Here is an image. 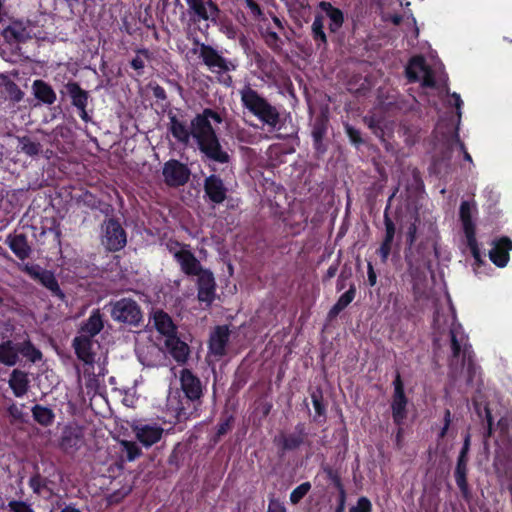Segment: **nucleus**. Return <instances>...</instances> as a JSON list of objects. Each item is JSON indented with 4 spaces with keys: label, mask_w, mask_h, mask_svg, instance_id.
<instances>
[{
    "label": "nucleus",
    "mask_w": 512,
    "mask_h": 512,
    "mask_svg": "<svg viewBox=\"0 0 512 512\" xmlns=\"http://www.w3.org/2000/svg\"><path fill=\"white\" fill-rule=\"evenodd\" d=\"M211 120L217 124L223 122L222 116L211 108H205L202 113L197 114L193 118V138L200 152L207 159L219 164H228L231 157L229 153L223 149L220 139L211 124Z\"/></svg>",
    "instance_id": "f257e3e1"
},
{
    "label": "nucleus",
    "mask_w": 512,
    "mask_h": 512,
    "mask_svg": "<svg viewBox=\"0 0 512 512\" xmlns=\"http://www.w3.org/2000/svg\"><path fill=\"white\" fill-rule=\"evenodd\" d=\"M180 390L182 395L170 406L175 412L178 422L186 421L192 416H197L203 403L204 386L201 379L188 368H183L179 373Z\"/></svg>",
    "instance_id": "f03ea898"
},
{
    "label": "nucleus",
    "mask_w": 512,
    "mask_h": 512,
    "mask_svg": "<svg viewBox=\"0 0 512 512\" xmlns=\"http://www.w3.org/2000/svg\"><path fill=\"white\" fill-rule=\"evenodd\" d=\"M451 355L448 359L450 373L466 368L467 384H471L476 374L475 354L468 336L460 323L454 321L449 330Z\"/></svg>",
    "instance_id": "7ed1b4c3"
},
{
    "label": "nucleus",
    "mask_w": 512,
    "mask_h": 512,
    "mask_svg": "<svg viewBox=\"0 0 512 512\" xmlns=\"http://www.w3.org/2000/svg\"><path fill=\"white\" fill-rule=\"evenodd\" d=\"M242 106L254 115L263 124L275 129L280 122L278 109L261 96L250 85L244 86L240 91Z\"/></svg>",
    "instance_id": "20e7f679"
},
{
    "label": "nucleus",
    "mask_w": 512,
    "mask_h": 512,
    "mask_svg": "<svg viewBox=\"0 0 512 512\" xmlns=\"http://www.w3.org/2000/svg\"><path fill=\"white\" fill-rule=\"evenodd\" d=\"M110 307L111 318L120 324L140 327L143 323V312L140 305L132 298H121L111 301Z\"/></svg>",
    "instance_id": "39448f33"
},
{
    "label": "nucleus",
    "mask_w": 512,
    "mask_h": 512,
    "mask_svg": "<svg viewBox=\"0 0 512 512\" xmlns=\"http://www.w3.org/2000/svg\"><path fill=\"white\" fill-rule=\"evenodd\" d=\"M473 209L476 211L474 203L462 201L459 209V217L463 232L466 238L467 246L477 264L482 263V254L476 239V226L473 221Z\"/></svg>",
    "instance_id": "423d86ee"
},
{
    "label": "nucleus",
    "mask_w": 512,
    "mask_h": 512,
    "mask_svg": "<svg viewBox=\"0 0 512 512\" xmlns=\"http://www.w3.org/2000/svg\"><path fill=\"white\" fill-rule=\"evenodd\" d=\"M194 44L199 46V57L212 73L220 74L236 70L237 65L232 60L222 56L213 46L200 43L197 38L194 39Z\"/></svg>",
    "instance_id": "0eeeda50"
},
{
    "label": "nucleus",
    "mask_w": 512,
    "mask_h": 512,
    "mask_svg": "<svg viewBox=\"0 0 512 512\" xmlns=\"http://www.w3.org/2000/svg\"><path fill=\"white\" fill-rule=\"evenodd\" d=\"M101 243L109 252H118L127 244V233L115 218L104 220L101 225Z\"/></svg>",
    "instance_id": "6e6552de"
},
{
    "label": "nucleus",
    "mask_w": 512,
    "mask_h": 512,
    "mask_svg": "<svg viewBox=\"0 0 512 512\" xmlns=\"http://www.w3.org/2000/svg\"><path fill=\"white\" fill-rule=\"evenodd\" d=\"M187 5V13L193 24L201 21H210L217 24L221 10L218 4L212 0H184Z\"/></svg>",
    "instance_id": "1a4fd4ad"
},
{
    "label": "nucleus",
    "mask_w": 512,
    "mask_h": 512,
    "mask_svg": "<svg viewBox=\"0 0 512 512\" xmlns=\"http://www.w3.org/2000/svg\"><path fill=\"white\" fill-rule=\"evenodd\" d=\"M394 392L391 402V411L393 422L397 426H402L407 418L408 398L405 394L404 383L400 374L397 372L393 381Z\"/></svg>",
    "instance_id": "9d476101"
},
{
    "label": "nucleus",
    "mask_w": 512,
    "mask_h": 512,
    "mask_svg": "<svg viewBox=\"0 0 512 512\" xmlns=\"http://www.w3.org/2000/svg\"><path fill=\"white\" fill-rule=\"evenodd\" d=\"M22 271L29 275L33 280L40 282L47 288L53 296L63 300L65 298L64 292L61 290L59 283L50 270L42 269L39 265L25 264Z\"/></svg>",
    "instance_id": "9b49d317"
},
{
    "label": "nucleus",
    "mask_w": 512,
    "mask_h": 512,
    "mask_svg": "<svg viewBox=\"0 0 512 512\" xmlns=\"http://www.w3.org/2000/svg\"><path fill=\"white\" fill-rule=\"evenodd\" d=\"M162 175L166 185L180 187L189 181L191 171L186 164L176 159H170L164 163Z\"/></svg>",
    "instance_id": "f8f14e48"
},
{
    "label": "nucleus",
    "mask_w": 512,
    "mask_h": 512,
    "mask_svg": "<svg viewBox=\"0 0 512 512\" xmlns=\"http://www.w3.org/2000/svg\"><path fill=\"white\" fill-rule=\"evenodd\" d=\"M65 89L71 100V104L77 109L79 117L85 123L91 121V117L87 112V105L90 99L89 92L81 88L80 84L76 81L67 82Z\"/></svg>",
    "instance_id": "ddd939ff"
},
{
    "label": "nucleus",
    "mask_w": 512,
    "mask_h": 512,
    "mask_svg": "<svg viewBox=\"0 0 512 512\" xmlns=\"http://www.w3.org/2000/svg\"><path fill=\"white\" fill-rule=\"evenodd\" d=\"M395 196V192L389 197L388 204L384 210V226L385 235L384 238L376 251V254L380 257L382 263H386L392 250V245L396 233V226L393 220L389 216V209L391 206V200Z\"/></svg>",
    "instance_id": "4468645a"
},
{
    "label": "nucleus",
    "mask_w": 512,
    "mask_h": 512,
    "mask_svg": "<svg viewBox=\"0 0 512 512\" xmlns=\"http://www.w3.org/2000/svg\"><path fill=\"white\" fill-rule=\"evenodd\" d=\"M196 286L198 301L210 306L214 302L216 295V281L213 272L207 268L199 274Z\"/></svg>",
    "instance_id": "2eb2a0df"
},
{
    "label": "nucleus",
    "mask_w": 512,
    "mask_h": 512,
    "mask_svg": "<svg viewBox=\"0 0 512 512\" xmlns=\"http://www.w3.org/2000/svg\"><path fill=\"white\" fill-rule=\"evenodd\" d=\"M174 260L180 266V270L187 277H194L201 274L207 268H204L195 254L189 249H181L173 254Z\"/></svg>",
    "instance_id": "dca6fc26"
},
{
    "label": "nucleus",
    "mask_w": 512,
    "mask_h": 512,
    "mask_svg": "<svg viewBox=\"0 0 512 512\" xmlns=\"http://www.w3.org/2000/svg\"><path fill=\"white\" fill-rule=\"evenodd\" d=\"M203 189L205 196L213 204H222L227 198L228 189L219 175L211 174L206 177Z\"/></svg>",
    "instance_id": "f3484780"
},
{
    "label": "nucleus",
    "mask_w": 512,
    "mask_h": 512,
    "mask_svg": "<svg viewBox=\"0 0 512 512\" xmlns=\"http://www.w3.org/2000/svg\"><path fill=\"white\" fill-rule=\"evenodd\" d=\"M230 340V330L227 325H218L211 332L208 349L215 357H223L226 355V348Z\"/></svg>",
    "instance_id": "a211bd4d"
},
{
    "label": "nucleus",
    "mask_w": 512,
    "mask_h": 512,
    "mask_svg": "<svg viewBox=\"0 0 512 512\" xmlns=\"http://www.w3.org/2000/svg\"><path fill=\"white\" fill-rule=\"evenodd\" d=\"M493 247L489 251V258L493 264L499 268L505 267L510 259L512 250V240L507 236H502L492 242Z\"/></svg>",
    "instance_id": "6ab92c4d"
},
{
    "label": "nucleus",
    "mask_w": 512,
    "mask_h": 512,
    "mask_svg": "<svg viewBox=\"0 0 512 512\" xmlns=\"http://www.w3.org/2000/svg\"><path fill=\"white\" fill-rule=\"evenodd\" d=\"M419 223V215L415 214L413 217V221L408 225L405 233L406 247L404 251V256L405 261L410 268L418 266L419 263V258H417L414 254V245L417 240V230Z\"/></svg>",
    "instance_id": "aec40b11"
},
{
    "label": "nucleus",
    "mask_w": 512,
    "mask_h": 512,
    "mask_svg": "<svg viewBox=\"0 0 512 512\" xmlns=\"http://www.w3.org/2000/svg\"><path fill=\"white\" fill-rule=\"evenodd\" d=\"M137 440L145 447H151L159 442L163 436L164 429L158 425L139 424L132 427Z\"/></svg>",
    "instance_id": "412c9836"
},
{
    "label": "nucleus",
    "mask_w": 512,
    "mask_h": 512,
    "mask_svg": "<svg viewBox=\"0 0 512 512\" xmlns=\"http://www.w3.org/2000/svg\"><path fill=\"white\" fill-rule=\"evenodd\" d=\"M5 243L19 260L24 261L30 258L32 247L26 234L10 233L7 235Z\"/></svg>",
    "instance_id": "4be33fe9"
},
{
    "label": "nucleus",
    "mask_w": 512,
    "mask_h": 512,
    "mask_svg": "<svg viewBox=\"0 0 512 512\" xmlns=\"http://www.w3.org/2000/svg\"><path fill=\"white\" fill-rule=\"evenodd\" d=\"M94 341L89 336L79 334L72 341L77 358L87 365H92L95 362V352L93 351Z\"/></svg>",
    "instance_id": "5701e85b"
},
{
    "label": "nucleus",
    "mask_w": 512,
    "mask_h": 512,
    "mask_svg": "<svg viewBox=\"0 0 512 512\" xmlns=\"http://www.w3.org/2000/svg\"><path fill=\"white\" fill-rule=\"evenodd\" d=\"M468 461L469 457L457 458V463L454 471L455 482L461 492L464 500L469 501L471 499V490L467 481L468 474Z\"/></svg>",
    "instance_id": "b1692460"
},
{
    "label": "nucleus",
    "mask_w": 512,
    "mask_h": 512,
    "mask_svg": "<svg viewBox=\"0 0 512 512\" xmlns=\"http://www.w3.org/2000/svg\"><path fill=\"white\" fill-rule=\"evenodd\" d=\"M169 131L179 143L188 145L190 138L193 137L194 133L193 119L191 120V125L189 128L186 123L179 120L176 115H170Z\"/></svg>",
    "instance_id": "393cba45"
},
{
    "label": "nucleus",
    "mask_w": 512,
    "mask_h": 512,
    "mask_svg": "<svg viewBox=\"0 0 512 512\" xmlns=\"http://www.w3.org/2000/svg\"><path fill=\"white\" fill-rule=\"evenodd\" d=\"M83 442V433L79 428L66 427L60 438V449L65 453L78 450Z\"/></svg>",
    "instance_id": "a878e982"
},
{
    "label": "nucleus",
    "mask_w": 512,
    "mask_h": 512,
    "mask_svg": "<svg viewBox=\"0 0 512 512\" xmlns=\"http://www.w3.org/2000/svg\"><path fill=\"white\" fill-rule=\"evenodd\" d=\"M165 346L169 352V354L172 356V358L179 364L186 363L190 348L187 343L182 341L177 334L166 338L165 340Z\"/></svg>",
    "instance_id": "bb28decb"
},
{
    "label": "nucleus",
    "mask_w": 512,
    "mask_h": 512,
    "mask_svg": "<svg viewBox=\"0 0 512 512\" xmlns=\"http://www.w3.org/2000/svg\"><path fill=\"white\" fill-rule=\"evenodd\" d=\"M317 7L325 13L330 20L328 29L330 33H337L344 24V13L341 9L334 7L328 1H320Z\"/></svg>",
    "instance_id": "cd10ccee"
},
{
    "label": "nucleus",
    "mask_w": 512,
    "mask_h": 512,
    "mask_svg": "<svg viewBox=\"0 0 512 512\" xmlns=\"http://www.w3.org/2000/svg\"><path fill=\"white\" fill-rule=\"evenodd\" d=\"M8 384L15 397H23L28 392L30 387V381L27 372L20 369H14L10 373Z\"/></svg>",
    "instance_id": "c85d7f7f"
},
{
    "label": "nucleus",
    "mask_w": 512,
    "mask_h": 512,
    "mask_svg": "<svg viewBox=\"0 0 512 512\" xmlns=\"http://www.w3.org/2000/svg\"><path fill=\"white\" fill-rule=\"evenodd\" d=\"M155 329L166 338L177 334V327L172 318L163 310H156L153 314Z\"/></svg>",
    "instance_id": "c756f323"
},
{
    "label": "nucleus",
    "mask_w": 512,
    "mask_h": 512,
    "mask_svg": "<svg viewBox=\"0 0 512 512\" xmlns=\"http://www.w3.org/2000/svg\"><path fill=\"white\" fill-rule=\"evenodd\" d=\"M103 327L102 314L99 309H94L88 319L81 324L79 333L93 339L101 332Z\"/></svg>",
    "instance_id": "7c9ffc66"
},
{
    "label": "nucleus",
    "mask_w": 512,
    "mask_h": 512,
    "mask_svg": "<svg viewBox=\"0 0 512 512\" xmlns=\"http://www.w3.org/2000/svg\"><path fill=\"white\" fill-rule=\"evenodd\" d=\"M32 89L34 97L43 104L52 105L57 99L52 86L44 80H35L32 84Z\"/></svg>",
    "instance_id": "2f4dec72"
},
{
    "label": "nucleus",
    "mask_w": 512,
    "mask_h": 512,
    "mask_svg": "<svg viewBox=\"0 0 512 512\" xmlns=\"http://www.w3.org/2000/svg\"><path fill=\"white\" fill-rule=\"evenodd\" d=\"M19 362L17 343L7 339L0 343V364L13 367Z\"/></svg>",
    "instance_id": "473e14b6"
},
{
    "label": "nucleus",
    "mask_w": 512,
    "mask_h": 512,
    "mask_svg": "<svg viewBox=\"0 0 512 512\" xmlns=\"http://www.w3.org/2000/svg\"><path fill=\"white\" fill-rule=\"evenodd\" d=\"M428 69L425 58L421 55L413 56L405 67V76L410 83L420 80V73Z\"/></svg>",
    "instance_id": "72a5a7b5"
},
{
    "label": "nucleus",
    "mask_w": 512,
    "mask_h": 512,
    "mask_svg": "<svg viewBox=\"0 0 512 512\" xmlns=\"http://www.w3.org/2000/svg\"><path fill=\"white\" fill-rule=\"evenodd\" d=\"M311 36L318 49H326L328 46L327 35L324 30V16L317 13L311 26Z\"/></svg>",
    "instance_id": "f704fd0d"
},
{
    "label": "nucleus",
    "mask_w": 512,
    "mask_h": 512,
    "mask_svg": "<svg viewBox=\"0 0 512 512\" xmlns=\"http://www.w3.org/2000/svg\"><path fill=\"white\" fill-rule=\"evenodd\" d=\"M18 355H22L31 363H37L42 360L43 354L30 340L26 334V338L22 342L17 343Z\"/></svg>",
    "instance_id": "c9c22d12"
},
{
    "label": "nucleus",
    "mask_w": 512,
    "mask_h": 512,
    "mask_svg": "<svg viewBox=\"0 0 512 512\" xmlns=\"http://www.w3.org/2000/svg\"><path fill=\"white\" fill-rule=\"evenodd\" d=\"M274 442L283 453L294 451L304 444L302 436L293 433L281 434L279 437L275 438Z\"/></svg>",
    "instance_id": "e433bc0d"
},
{
    "label": "nucleus",
    "mask_w": 512,
    "mask_h": 512,
    "mask_svg": "<svg viewBox=\"0 0 512 512\" xmlns=\"http://www.w3.org/2000/svg\"><path fill=\"white\" fill-rule=\"evenodd\" d=\"M82 202L84 206L92 209L99 210L101 213L108 216L112 211L113 207L111 204L106 203L99 199L96 195L91 193L90 191H85L82 195Z\"/></svg>",
    "instance_id": "4c0bfd02"
},
{
    "label": "nucleus",
    "mask_w": 512,
    "mask_h": 512,
    "mask_svg": "<svg viewBox=\"0 0 512 512\" xmlns=\"http://www.w3.org/2000/svg\"><path fill=\"white\" fill-rule=\"evenodd\" d=\"M31 412L34 421L41 426L48 427L52 425L55 420V414L49 407L36 404L32 407Z\"/></svg>",
    "instance_id": "58836bf2"
},
{
    "label": "nucleus",
    "mask_w": 512,
    "mask_h": 512,
    "mask_svg": "<svg viewBox=\"0 0 512 512\" xmlns=\"http://www.w3.org/2000/svg\"><path fill=\"white\" fill-rule=\"evenodd\" d=\"M18 145L17 149L19 152L24 153L27 156L35 157L42 152V145L39 141L32 139L30 136L17 137Z\"/></svg>",
    "instance_id": "ea45409f"
},
{
    "label": "nucleus",
    "mask_w": 512,
    "mask_h": 512,
    "mask_svg": "<svg viewBox=\"0 0 512 512\" xmlns=\"http://www.w3.org/2000/svg\"><path fill=\"white\" fill-rule=\"evenodd\" d=\"M265 45L272 50L274 53H280L283 49L284 42L280 38L277 31H265L262 32V38Z\"/></svg>",
    "instance_id": "a19ab883"
},
{
    "label": "nucleus",
    "mask_w": 512,
    "mask_h": 512,
    "mask_svg": "<svg viewBox=\"0 0 512 512\" xmlns=\"http://www.w3.org/2000/svg\"><path fill=\"white\" fill-rule=\"evenodd\" d=\"M321 470L326 475L327 479L331 481L338 492L346 490L341 479L340 471L338 469L333 468L327 463H322Z\"/></svg>",
    "instance_id": "79ce46f5"
},
{
    "label": "nucleus",
    "mask_w": 512,
    "mask_h": 512,
    "mask_svg": "<svg viewBox=\"0 0 512 512\" xmlns=\"http://www.w3.org/2000/svg\"><path fill=\"white\" fill-rule=\"evenodd\" d=\"M49 480L43 477L38 471L35 472L29 479L28 485L32 489L33 493L40 496L44 490L51 492L48 488Z\"/></svg>",
    "instance_id": "37998d69"
},
{
    "label": "nucleus",
    "mask_w": 512,
    "mask_h": 512,
    "mask_svg": "<svg viewBox=\"0 0 512 512\" xmlns=\"http://www.w3.org/2000/svg\"><path fill=\"white\" fill-rule=\"evenodd\" d=\"M151 59V52L146 48L136 50V56L130 61V66L137 71L139 76L143 75L145 60Z\"/></svg>",
    "instance_id": "c03bdc74"
},
{
    "label": "nucleus",
    "mask_w": 512,
    "mask_h": 512,
    "mask_svg": "<svg viewBox=\"0 0 512 512\" xmlns=\"http://www.w3.org/2000/svg\"><path fill=\"white\" fill-rule=\"evenodd\" d=\"M329 119L325 115L316 117L313 126L311 136L312 139H324L328 131Z\"/></svg>",
    "instance_id": "a18cd8bd"
},
{
    "label": "nucleus",
    "mask_w": 512,
    "mask_h": 512,
    "mask_svg": "<svg viewBox=\"0 0 512 512\" xmlns=\"http://www.w3.org/2000/svg\"><path fill=\"white\" fill-rule=\"evenodd\" d=\"M234 421L235 418L233 415H227L220 419L216 433L212 438L214 444L218 443L220 439L233 428Z\"/></svg>",
    "instance_id": "49530a36"
},
{
    "label": "nucleus",
    "mask_w": 512,
    "mask_h": 512,
    "mask_svg": "<svg viewBox=\"0 0 512 512\" xmlns=\"http://www.w3.org/2000/svg\"><path fill=\"white\" fill-rule=\"evenodd\" d=\"M4 90H5V93L7 94V97L9 98V100H11L14 103L20 102L24 97L23 91L12 80H7L4 83Z\"/></svg>",
    "instance_id": "de8ad7c7"
},
{
    "label": "nucleus",
    "mask_w": 512,
    "mask_h": 512,
    "mask_svg": "<svg viewBox=\"0 0 512 512\" xmlns=\"http://www.w3.org/2000/svg\"><path fill=\"white\" fill-rule=\"evenodd\" d=\"M246 8L249 9L250 15L253 20L259 22H267V17L264 15L263 9L255 0H243Z\"/></svg>",
    "instance_id": "09e8293b"
},
{
    "label": "nucleus",
    "mask_w": 512,
    "mask_h": 512,
    "mask_svg": "<svg viewBox=\"0 0 512 512\" xmlns=\"http://www.w3.org/2000/svg\"><path fill=\"white\" fill-rule=\"evenodd\" d=\"M310 482H303L292 490L290 493V502L293 505H297L311 490Z\"/></svg>",
    "instance_id": "8fccbe9b"
},
{
    "label": "nucleus",
    "mask_w": 512,
    "mask_h": 512,
    "mask_svg": "<svg viewBox=\"0 0 512 512\" xmlns=\"http://www.w3.org/2000/svg\"><path fill=\"white\" fill-rule=\"evenodd\" d=\"M121 445L126 453V459L129 462L136 460L142 454V451L136 442L124 440L121 442Z\"/></svg>",
    "instance_id": "3c124183"
},
{
    "label": "nucleus",
    "mask_w": 512,
    "mask_h": 512,
    "mask_svg": "<svg viewBox=\"0 0 512 512\" xmlns=\"http://www.w3.org/2000/svg\"><path fill=\"white\" fill-rule=\"evenodd\" d=\"M345 132L351 144L354 145L356 148H359L365 143L361 131L359 129H356L352 125L345 124Z\"/></svg>",
    "instance_id": "603ef678"
},
{
    "label": "nucleus",
    "mask_w": 512,
    "mask_h": 512,
    "mask_svg": "<svg viewBox=\"0 0 512 512\" xmlns=\"http://www.w3.org/2000/svg\"><path fill=\"white\" fill-rule=\"evenodd\" d=\"M311 400L317 415L325 416L326 408L323 403V395L320 389H317L311 393Z\"/></svg>",
    "instance_id": "864d4df0"
},
{
    "label": "nucleus",
    "mask_w": 512,
    "mask_h": 512,
    "mask_svg": "<svg viewBox=\"0 0 512 512\" xmlns=\"http://www.w3.org/2000/svg\"><path fill=\"white\" fill-rule=\"evenodd\" d=\"M355 295L356 287L351 284L349 289L338 298L336 304L345 309L354 300Z\"/></svg>",
    "instance_id": "5fc2aeb1"
},
{
    "label": "nucleus",
    "mask_w": 512,
    "mask_h": 512,
    "mask_svg": "<svg viewBox=\"0 0 512 512\" xmlns=\"http://www.w3.org/2000/svg\"><path fill=\"white\" fill-rule=\"evenodd\" d=\"M349 512H372V503L366 496H361L356 505L350 507Z\"/></svg>",
    "instance_id": "6e6d98bb"
},
{
    "label": "nucleus",
    "mask_w": 512,
    "mask_h": 512,
    "mask_svg": "<svg viewBox=\"0 0 512 512\" xmlns=\"http://www.w3.org/2000/svg\"><path fill=\"white\" fill-rule=\"evenodd\" d=\"M11 512H35L32 506L22 500H11L8 503Z\"/></svg>",
    "instance_id": "4d7b16f0"
},
{
    "label": "nucleus",
    "mask_w": 512,
    "mask_h": 512,
    "mask_svg": "<svg viewBox=\"0 0 512 512\" xmlns=\"http://www.w3.org/2000/svg\"><path fill=\"white\" fill-rule=\"evenodd\" d=\"M451 140L459 147L460 151L463 153L464 160L473 163L471 155L467 152L465 144L460 139L458 129H455L451 135Z\"/></svg>",
    "instance_id": "13d9d810"
},
{
    "label": "nucleus",
    "mask_w": 512,
    "mask_h": 512,
    "mask_svg": "<svg viewBox=\"0 0 512 512\" xmlns=\"http://www.w3.org/2000/svg\"><path fill=\"white\" fill-rule=\"evenodd\" d=\"M451 421H452L451 411L449 409H445L444 417H443L444 424H443V427L441 428L440 432L438 433V439H443L447 435Z\"/></svg>",
    "instance_id": "bf43d9fd"
},
{
    "label": "nucleus",
    "mask_w": 512,
    "mask_h": 512,
    "mask_svg": "<svg viewBox=\"0 0 512 512\" xmlns=\"http://www.w3.org/2000/svg\"><path fill=\"white\" fill-rule=\"evenodd\" d=\"M313 148L317 158H321L328 150V145L324 142V139H312Z\"/></svg>",
    "instance_id": "052dcab7"
},
{
    "label": "nucleus",
    "mask_w": 512,
    "mask_h": 512,
    "mask_svg": "<svg viewBox=\"0 0 512 512\" xmlns=\"http://www.w3.org/2000/svg\"><path fill=\"white\" fill-rule=\"evenodd\" d=\"M129 491L122 492L121 490H116L113 493L107 496L108 505H116L122 502V500L128 495Z\"/></svg>",
    "instance_id": "680f3d73"
},
{
    "label": "nucleus",
    "mask_w": 512,
    "mask_h": 512,
    "mask_svg": "<svg viewBox=\"0 0 512 512\" xmlns=\"http://www.w3.org/2000/svg\"><path fill=\"white\" fill-rule=\"evenodd\" d=\"M346 499H347L346 490L339 491L338 496H337V505L335 508V512H345Z\"/></svg>",
    "instance_id": "e2e57ef3"
},
{
    "label": "nucleus",
    "mask_w": 512,
    "mask_h": 512,
    "mask_svg": "<svg viewBox=\"0 0 512 512\" xmlns=\"http://www.w3.org/2000/svg\"><path fill=\"white\" fill-rule=\"evenodd\" d=\"M152 94L157 100L164 101L167 99V94H166L165 89L158 84H156L155 86L152 87Z\"/></svg>",
    "instance_id": "0e129e2a"
},
{
    "label": "nucleus",
    "mask_w": 512,
    "mask_h": 512,
    "mask_svg": "<svg viewBox=\"0 0 512 512\" xmlns=\"http://www.w3.org/2000/svg\"><path fill=\"white\" fill-rule=\"evenodd\" d=\"M8 414L14 419V420H21L23 417V413L21 409L17 407L16 404H11L8 409Z\"/></svg>",
    "instance_id": "69168bd1"
},
{
    "label": "nucleus",
    "mask_w": 512,
    "mask_h": 512,
    "mask_svg": "<svg viewBox=\"0 0 512 512\" xmlns=\"http://www.w3.org/2000/svg\"><path fill=\"white\" fill-rule=\"evenodd\" d=\"M422 85L424 87H430V88L435 86V80H434V77L432 76L431 70L429 68L424 72Z\"/></svg>",
    "instance_id": "338daca9"
},
{
    "label": "nucleus",
    "mask_w": 512,
    "mask_h": 512,
    "mask_svg": "<svg viewBox=\"0 0 512 512\" xmlns=\"http://www.w3.org/2000/svg\"><path fill=\"white\" fill-rule=\"evenodd\" d=\"M267 512H286V508L280 502L276 500H271L269 502Z\"/></svg>",
    "instance_id": "774afa93"
}]
</instances>
